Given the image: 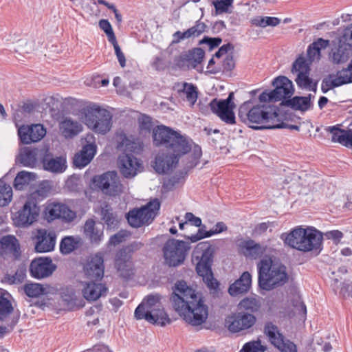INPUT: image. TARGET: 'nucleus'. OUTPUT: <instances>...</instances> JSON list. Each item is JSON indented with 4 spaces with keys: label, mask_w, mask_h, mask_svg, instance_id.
<instances>
[{
    "label": "nucleus",
    "mask_w": 352,
    "mask_h": 352,
    "mask_svg": "<svg viewBox=\"0 0 352 352\" xmlns=\"http://www.w3.org/2000/svg\"><path fill=\"white\" fill-rule=\"evenodd\" d=\"M206 28V24L198 21L194 26L183 32L180 31L175 32L173 35L172 43H178L184 39L197 37L205 32Z\"/></svg>",
    "instance_id": "29"
},
{
    "label": "nucleus",
    "mask_w": 352,
    "mask_h": 352,
    "mask_svg": "<svg viewBox=\"0 0 352 352\" xmlns=\"http://www.w3.org/2000/svg\"><path fill=\"white\" fill-rule=\"evenodd\" d=\"M122 146H125L126 151H133L134 153L138 152L142 148V146L139 142H137V143L134 142H131V140L127 138H125L122 140Z\"/></svg>",
    "instance_id": "57"
},
{
    "label": "nucleus",
    "mask_w": 352,
    "mask_h": 352,
    "mask_svg": "<svg viewBox=\"0 0 352 352\" xmlns=\"http://www.w3.org/2000/svg\"><path fill=\"white\" fill-rule=\"evenodd\" d=\"M352 82V60L346 69L338 72L336 75H329L322 82L321 89L324 93L344 84Z\"/></svg>",
    "instance_id": "19"
},
{
    "label": "nucleus",
    "mask_w": 352,
    "mask_h": 352,
    "mask_svg": "<svg viewBox=\"0 0 352 352\" xmlns=\"http://www.w3.org/2000/svg\"><path fill=\"white\" fill-rule=\"evenodd\" d=\"M310 96L309 97H294L290 101L291 105L296 109L306 111L310 106Z\"/></svg>",
    "instance_id": "46"
},
{
    "label": "nucleus",
    "mask_w": 352,
    "mask_h": 352,
    "mask_svg": "<svg viewBox=\"0 0 352 352\" xmlns=\"http://www.w3.org/2000/svg\"><path fill=\"white\" fill-rule=\"evenodd\" d=\"M239 305L241 309L256 311L260 308L261 305L259 300L256 298H246L242 300Z\"/></svg>",
    "instance_id": "48"
},
{
    "label": "nucleus",
    "mask_w": 352,
    "mask_h": 352,
    "mask_svg": "<svg viewBox=\"0 0 352 352\" xmlns=\"http://www.w3.org/2000/svg\"><path fill=\"white\" fill-rule=\"evenodd\" d=\"M99 27L106 34L108 41L111 43L116 40V37L113 32L111 23L107 19H101L98 23Z\"/></svg>",
    "instance_id": "52"
},
{
    "label": "nucleus",
    "mask_w": 352,
    "mask_h": 352,
    "mask_svg": "<svg viewBox=\"0 0 352 352\" xmlns=\"http://www.w3.org/2000/svg\"><path fill=\"white\" fill-rule=\"evenodd\" d=\"M171 301L175 311L187 324L197 327L206 321L208 307L201 294L185 281L175 283Z\"/></svg>",
    "instance_id": "1"
},
{
    "label": "nucleus",
    "mask_w": 352,
    "mask_h": 352,
    "mask_svg": "<svg viewBox=\"0 0 352 352\" xmlns=\"http://www.w3.org/2000/svg\"><path fill=\"white\" fill-rule=\"evenodd\" d=\"M308 60H306L309 65L311 63L318 60L320 57V52L318 47L314 46L312 43L307 50Z\"/></svg>",
    "instance_id": "54"
},
{
    "label": "nucleus",
    "mask_w": 352,
    "mask_h": 352,
    "mask_svg": "<svg viewBox=\"0 0 352 352\" xmlns=\"http://www.w3.org/2000/svg\"><path fill=\"white\" fill-rule=\"evenodd\" d=\"M275 89L270 91H263L259 96L261 102H270L280 101L285 98L290 97L294 93L292 82L285 76L276 78L273 82Z\"/></svg>",
    "instance_id": "11"
},
{
    "label": "nucleus",
    "mask_w": 352,
    "mask_h": 352,
    "mask_svg": "<svg viewBox=\"0 0 352 352\" xmlns=\"http://www.w3.org/2000/svg\"><path fill=\"white\" fill-rule=\"evenodd\" d=\"M160 208V201L157 199H154L146 206L129 211L127 214L128 222L134 228H139L143 225L148 224L157 216Z\"/></svg>",
    "instance_id": "9"
},
{
    "label": "nucleus",
    "mask_w": 352,
    "mask_h": 352,
    "mask_svg": "<svg viewBox=\"0 0 352 352\" xmlns=\"http://www.w3.org/2000/svg\"><path fill=\"white\" fill-rule=\"evenodd\" d=\"M162 307L161 302V296L158 294H151L144 299L142 303L136 308L135 311V317L138 320H142L144 314L146 311L157 309Z\"/></svg>",
    "instance_id": "26"
},
{
    "label": "nucleus",
    "mask_w": 352,
    "mask_h": 352,
    "mask_svg": "<svg viewBox=\"0 0 352 352\" xmlns=\"http://www.w3.org/2000/svg\"><path fill=\"white\" fill-rule=\"evenodd\" d=\"M56 236L54 232L39 229L35 236V250L37 252H48L54 249Z\"/></svg>",
    "instance_id": "22"
},
{
    "label": "nucleus",
    "mask_w": 352,
    "mask_h": 352,
    "mask_svg": "<svg viewBox=\"0 0 352 352\" xmlns=\"http://www.w3.org/2000/svg\"><path fill=\"white\" fill-rule=\"evenodd\" d=\"M280 22V20L276 17L271 16H258L253 20V23L257 26L261 28H265L267 26H276Z\"/></svg>",
    "instance_id": "45"
},
{
    "label": "nucleus",
    "mask_w": 352,
    "mask_h": 352,
    "mask_svg": "<svg viewBox=\"0 0 352 352\" xmlns=\"http://www.w3.org/2000/svg\"><path fill=\"white\" fill-rule=\"evenodd\" d=\"M251 283V274L248 272H245L238 280L230 286L228 292L233 296L245 293L250 289Z\"/></svg>",
    "instance_id": "31"
},
{
    "label": "nucleus",
    "mask_w": 352,
    "mask_h": 352,
    "mask_svg": "<svg viewBox=\"0 0 352 352\" xmlns=\"http://www.w3.org/2000/svg\"><path fill=\"white\" fill-rule=\"evenodd\" d=\"M322 239V233L313 227H298L287 234L285 242L292 248L310 252L320 248Z\"/></svg>",
    "instance_id": "6"
},
{
    "label": "nucleus",
    "mask_w": 352,
    "mask_h": 352,
    "mask_svg": "<svg viewBox=\"0 0 352 352\" xmlns=\"http://www.w3.org/2000/svg\"><path fill=\"white\" fill-rule=\"evenodd\" d=\"M95 188L100 190L104 194L110 196L119 195L124 192V187L121 183L120 177L115 171H109L93 178Z\"/></svg>",
    "instance_id": "10"
},
{
    "label": "nucleus",
    "mask_w": 352,
    "mask_h": 352,
    "mask_svg": "<svg viewBox=\"0 0 352 352\" xmlns=\"http://www.w3.org/2000/svg\"><path fill=\"white\" fill-rule=\"evenodd\" d=\"M209 234L210 230L205 231L202 228H200L198 230V232L196 234L188 236V239H189L191 241V242L195 243L203 238L209 237L210 236H208V234Z\"/></svg>",
    "instance_id": "61"
},
{
    "label": "nucleus",
    "mask_w": 352,
    "mask_h": 352,
    "mask_svg": "<svg viewBox=\"0 0 352 352\" xmlns=\"http://www.w3.org/2000/svg\"><path fill=\"white\" fill-rule=\"evenodd\" d=\"M264 332L271 343L281 352H296V346L289 340L284 338L278 327L271 322L265 324Z\"/></svg>",
    "instance_id": "16"
},
{
    "label": "nucleus",
    "mask_w": 352,
    "mask_h": 352,
    "mask_svg": "<svg viewBox=\"0 0 352 352\" xmlns=\"http://www.w3.org/2000/svg\"><path fill=\"white\" fill-rule=\"evenodd\" d=\"M124 252H120L116 260V267L120 275L124 278H128L133 274L132 263L129 258H123Z\"/></svg>",
    "instance_id": "35"
},
{
    "label": "nucleus",
    "mask_w": 352,
    "mask_h": 352,
    "mask_svg": "<svg viewBox=\"0 0 352 352\" xmlns=\"http://www.w3.org/2000/svg\"><path fill=\"white\" fill-rule=\"evenodd\" d=\"M234 93H230L226 100L213 99L210 102V107L213 113L217 114L221 120L228 124H234L235 122V116L234 109L236 107L233 102Z\"/></svg>",
    "instance_id": "14"
},
{
    "label": "nucleus",
    "mask_w": 352,
    "mask_h": 352,
    "mask_svg": "<svg viewBox=\"0 0 352 352\" xmlns=\"http://www.w3.org/2000/svg\"><path fill=\"white\" fill-rule=\"evenodd\" d=\"M12 311L10 302L0 292V320L8 315Z\"/></svg>",
    "instance_id": "51"
},
{
    "label": "nucleus",
    "mask_w": 352,
    "mask_h": 352,
    "mask_svg": "<svg viewBox=\"0 0 352 352\" xmlns=\"http://www.w3.org/2000/svg\"><path fill=\"white\" fill-rule=\"evenodd\" d=\"M292 73L296 76L295 82L297 85L309 91L316 89V82L309 76V63L302 56L298 57L293 63Z\"/></svg>",
    "instance_id": "13"
},
{
    "label": "nucleus",
    "mask_w": 352,
    "mask_h": 352,
    "mask_svg": "<svg viewBox=\"0 0 352 352\" xmlns=\"http://www.w3.org/2000/svg\"><path fill=\"white\" fill-rule=\"evenodd\" d=\"M84 234L91 243L98 244L103 238V228L97 226L93 219H88L84 226Z\"/></svg>",
    "instance_id": "32"
},
{
    "label": "nucleus",
    "mask_w": 352,
    "mask_h": 352,
    "mask_svg": "<svg viewBox=\"0 0 352 352\" xmlns=\"http://www.w3.org/2000/svg\"><path fill=\"white\" fill-rule=\"evenodd\" d=\"M343 38L347 45L352 47V24L346 30Z\"/></svg>",
    "instance_id": "64"
},
{
    "label": "nucleus",
    "mask_w": 352,
    "mask_h": 352,
    "mask_svg": "<svg viewBox=\"0 0 352 352\" xmlns=\"http://www.w3.org/2000/svg\"><path fill=\"white\" fill-rule=\"evenodd\" d=\"M36 175L34 173L21 171L16 176L14 181V187L16 190L24 189L32 181L36 179Z\"/></svg>",
    "instance_id": "39"
},
{
    "label": "nucleus",
    "mask_w": 352,
    "mask_h": 352,
    "mask_svg": "<svg viewBox=\"0 0 352 352\" xmlns=\"http://www.w3.org/2000/svg\"><path fill=\"white\" fill-rule=\"evenodd\" d=\"M19 161L25 166L34 167L37 163V151L30 148L21 150Z\"/></svg>",
    "instance_id": "37"
},
{
    "label": "nucleus",
    "mask_w": 352,
    "mask_h": 352,
    "mask_svg": "<svg viewBox=\"0 0 352 352\" xmlns=\"http://www.w3.org/2000/svg\"><path fill=\"white\" fill-rule=\"evenodd\" d=\"M39 212L36 201L28 199L18 211L12 214L13 223L19 228H28L37 221Z\"/></svg>",
    "instance_id": "12"
},
{
    "label": "nucleus",
    "mask_w": 352,
    "mask_h": 352,
    "mask_svg": "<svg viewBox=\"0 0 352 352\" xmlns=\"http://www.w3.org/2000/svg\"><path fill=\"white\" fill-rule=\"evenodd\" d=\"M138 124L142 133H149L153 126L151 118L146 115H142L139 117Z\"/></svg>",
    "instance_id": "50"
},
{
    "label": "nucleus",
    "mask_w": 352,
    "mask_h": 352,
    "mask_svg": "<svg viewBox=\"0 0 352 352\" xmlns=\"http://www.w3.org/2000/svg\"><path fill=\"white\" fill-rule=\"evenodd\" d=\"M265 347L260 340L251 341L245 344L239 352H264Z\"/></svg>",
    "instance_id": "49"
},
{
    "label": "nucleus",
    "mask_w": 352,
    "mask_h": 352,
    "mask_svg": "<svg viewBox=\"0 0 352 352\" xmlns=\"http://www.w3.org/2000/svg\"><path fill=\"white\" fill-rule=\"evenodd\" d=\"M221 39L220 38H208L206 37L201 41V43H206L210 47V50H212L213 48L219 46L221 43Z\"/></svg>",
    "instance_id": "60"
},
{
    "label": "nucleus",
    "mask_w": 352,
    "mask_h": 352,
    "mask_svg": "<svg viewBox=\"0 0 352 352\" xmlns=\"http://www.w3.org/2000/svg\"><path fill=\"white\" fill-rule=\"evenodd\" d=\"M185 219L186 222H190L192 225L196 227H199L201 225V220L200 218L195 217L191 212H187L185 214Z\"/></svg>",
    "instance_id": "63"
},
{
    "label": "nucleus",
    "mask_w": 352,
    "mask_h": 352,
    "mask_svg": "<svg viewBox=\"0 0 352 352\" xmlns=\"http://www.w3.org/2000/svg\"><path fill=\"white\" fill-rule=\"evenodd\" d=\"M279 109L274 105L256 104L250 107V102H245L239 107V118L254 129H283L287 127L283 122Z\"/></svg>",
    "instance_id": "3"
},
{
    "label": "nucleus",
    "mask_w": 352,
    "mask_h": 352,
    "mask_svg": "<svg viewBox=\"0 0 352 352\" xmlns=\"http://www.w3.org/2000/svg\"><path fill=\"white\" fill-rule=\"evenodd\" d=\"M44 169L52 173H60L65 170L67 168L66 160L63 157H56L43 159Z\"/></svg>",
    "instance_id": "34"
},
{
    "label": "nucleus",
    "mask_w": 352,
    "mask_h": 352,
    "mask_svg": "<svg viewBox=\"0 0 352 352\" xmlns=\"http://www.w3.org/2000/svg\"><path fill=\"white\" fill-rule=\"evenodd\" d=\"M60 134L65 138H72L83 131L82 124L70 117L63 118L58 124Z\"/></svg>",
    "instance_id": "23"
},
{
    "label": "nucleus",
    "mask_w": 352,
    "mask_h": 352,
    "mask_svg": "<svg viewBox=\"0 0 352 352\" xmlns=\"http://www.w3.org/2000/svg\"><path fill=\"white\" fill-rule=\"evenodd\" d=\"M47 215L50 219L60 218L67 222L73 221L76 217L75 212L62 204L49 205L47 208Z\"/></svg>",
    "instance_id": "24"
},
{
    "label": "nucleus",
    "mask_w": 352,
    "mask_h": 352,
    "mask_svg": "<svg viewBox=\"0 0 352 352\" xmlns=\"http://www.w3.org/2000/svg\"><path fill=\"white\" fill-rule=\"evenodd\" d=\"M118 167L125 178H133L143 170L142 161L133 155L127 153L119 156Z\"/></svg>",
    "instance_id": "17"
},
{
    "label": "nucleus",
    "mask_w": 352,
    "mask_h": 352,
    "mask_svg": "<svg viewBox=\"0 0 352 352\" xmlns=\"http://www.w3.org/2000/svg\"><path fill=\"white\" fill-rule=\"evenodd\" d=\"M61 297L63 300L69 307H73L77 305V296L73 289H65L63 291Z\"/></svg>",
    "instance_id": "47"
},
{
    "label": "nucleus",
    "mask_w": 352,
    "mask_h": 352,
    "mask_svg": "<svg viewBox=\"0 0 352 352\" xmlns=\"http://www.w3.org/2000/svg\"><path fill=\"white\" fill-rule=\"evenodd\" d=\"M96 147L94 144H88L83 146L82 151L76 154L74 164L77 167H84L93 159Z\"/></svg>",
    "instance_id": "33"
},
{
    "label": "nucleus",
    "mask_w": 352,
    "mask_h": 352,
    "mask_svg": "<svg viewBox=\"0 0 352 352\" xmlns=\"http://www.w3.org/2000/svg\"><path fill=\"white\" fill-rule=\"evenodd\" d=\"M100 215L109 229H113L117 226L118 223V217L108 205H104L101 208Z\"/></svg>",
    "instance_id": "42"
},
{
    "label": "nucleus",
    "mask_w": 352,
    "mask_h": 352,
    "mask_svg": "<svg viewBox=\"0 0 352 352\" xmlns=\"http://www.w3.org/2000/svg\"><path fill=\"white\" fill-rule=\"evenodd\" d=\"M331 134V140L346 147L352 148V129H343L338 126L327 129Z\"/></svg>",
    "instance_id": "28"
},
{
    "label": "nucleus",
    "mask_w": 352,
    "mask_h": 352,
    "mask_svg": "<svg viewBox=\"0 0 352 352\" xmlns=\"http://www.w3.org/2000/svg\"><path fill=\"white\" fill-rule=\"evenodd\" d=\"M204 56V52L201 48H195L188 55V60L192 61L193 66L201 62Z\"/></svg>",
    "instance_id": "53"
},
{
    "label": "nucleus",
    "mask_w": 352,
    "mask_h": 352,
    "mask_svg": "<svg viewBox=\"0 0 352 352\" xmlns=\"http://www.w3.org/2000/svg\"><path fill=\"white\" fill-rule=\"evenodd\" d=\"M107 288L104 284L95 281L86 283L82 289V293L87 300L94 301L105 296Z\"/></svg>",
    "instance_id": "25"
},
{
    "label": "nucleus",
    "mask_w": 352,
    "mask_h": 352,
    "mask_svg": "<svg viewBox=\"0 0 352 352\" xmlns=\"http://www.w3.org/2000/svg\"><path fill=\"white\" fill-rule=\"evenodd\" d=\"M1 239L6 253H16L18 252L19 249V243L16 237L14 236L8 235L3 236Z\"/></svg>",
    "instance_id": "44"
},
{
    "label": "nucleus",
    "mask_w": 352,
    "mask_h": 352,
    "mask_svg": "<svg viewBox=\"0 0 352 352\" xmlns=\"http://www.w3.org/2000/svg\"><path fill=\"white\" fill-rule=\"evenodd\" d=\"M111 43L113 45V48H114V50H115V54L117 56V58L119 61V63L120 65V66L122 67H125L126 65V58H125V56H124V54H123V52H122L118 42H117V40H115L114 41H112L111 42Z\"/></svg>",
    "instance_id": "56"
},
{
    "label": "nucleus",
    "mask_w": 352,
    "mask_h": 352,
    "mask_svg": "<svg viewBox=\"0 0 352 352\" xmlns=\"http://www.w3.org/2000/svg\"><path fill=\"white\" fill-rule=\"evenodd\" d=\"M349 56V50L342 45L333 49L329 55L331 61L334 64L344 63L348 60Z\"/></svg>",
    "instance_id": "41"
},
{
    "label": "nucleus",
    "mask_w": 352,
    "mask_h": 352,
    "mask_svg": "<svg viewBox=\"0 0 352 352\" xmlns=\"http://www.w3.org/2000/svg\"><path fill=\"white\" fill-rule=\"evenodd\" d=\"M239 247L242 253L246 256L256 259L263 255L266 250V247L256 243L253 240L243 241Z\"/></svg>",
    "instance_id": "30"
},
{
    "label": "nucleus",
    "mask_w": 352,
    "mask_h": 352,
    "mask_svg": "<svg viewBox=\"0 0 352 352\" xmlns=\"http://www.w3.org/2000/svg\"><path fill=\"white\" fill-rule=\"evenodd\" d=\"M81 244L82 239L80 236H65L60 242V250L63 254H67L78 248Z\"/></svg>",
    "instance_id": "38"
},
{
    "label": "nucleus",
    "mask_w": 352,
    "mask_h": 352,
    "mask_svg": "<svg viewBox=\"0 0 352 352\" xmlns=\"http://www.w3.org/2000/svg\"><path fill=\"white\" fill-rule=\"evenodd\" d=\"M78 118L88 129L98 135L108 133L113 126L112 113L96 103H89L81 109Z\"/></svg>",
    "instance_id": "5"
},
{
    "label": "nucleus",
    "mask_w": 352,
    "mask_h": 352,
    "mask_svg": "<svg viewBox=\"0 0 352 352\" xmlns=\"http://www.w3.org/2000/svg\"><path fill=\"white\" fill-rule=\"evenodd\" d=\"M153 138L155 145L166 148V155L159 153L155 158L154 168L158 173H165L175 167L179 157L191 148L186 137L164 125L153 129Z\"/></svg>",
    "instance_id": "2"
},
{
    "label": "nucleus",
    "mask_w": 352,
    "mask_h": 352,
    "mask_svg": "<svg viewBox=\"0 0 352 352\" xmlns=\"http://www.w3.org/2000/svg\"><path fill=\"white\" fill-rule=\"evenodd\" d=\"M146 311V314H143L142 319H144L151 324L164 327L171 322V320L165 311L163 306L159 309Z\"/></svg>",
    "instance_id": "27"
},
{
    "label": "nucleus",
    "mask_w": 352,
    "mask_h": 352,
    "mask_svg": "<svg viewBox=\"0 0 352 352\" xmlns=\"http://www.w3.org/2000/svg\"><path fill=\"white\" fill-rule=\"evenodd\" d=\"M328 239H332L336 243H338L343 237V234L339 230H332L325 233Z\"/></svg>",
    "instance_id": "59"
},
{
    "label": "nucleus",
    "mask_w": 352,
    "mask_h": 352,
    "mask_svg": "<svg viewBox=\"0 0 352 352\" xmlns=\"http://www.w3.org/2000/svg\"><path fill=\"white\" fill-rule=\"evenodd\" d=\"M50 287L48 285H43L39 283H30L24 286V292L32 298L38 297L47 294Z\"/></svg>",
    "instance_id": "40"
},
{
    "label": "nucleus",
    "mask_w": 352,
    "mask_h": 352,
    "mask_svg": "<svg viewBox=\"0 0 352 352\" xmlns=\"http://www.w3.org/2000/svg\"><path fill=\"white\" fill-rule=\"evenodd\" d=\"M178 91L182 97H185L190 106H193L198 98L197 87L191 83L184 82Z\"/></svg>",
    "instance_id": "36"
},
{
    "label": "nucleus",
    "mask_w": 352,
    "mask_h": 352,
    "mask_svg": "<svg viewBox=\"0 0 352 352\" xmlns=\"http://www.w3.org/2000/svg\"><path fill=\"white\" fill-rule=\"evenodd\" d=\"M18 133L23 144L36 142L44 138L46 129L42 124L23 125L18 129Z\"/></svg>",
    "instance_id": "20"
},
{
    "label": "nucleus",
    "mask_w": 352,
    "mask_h": 352,
    "mask_svg": "<svg viewBox=\"0 0 352 352\" xmlns=\"http://www.w3.org/2000/svg\"><path fill=\"white\" fill-rule=\"evenodd\" d=\"M129 235V233L125 230H121L117 234L113 235L109 239V243L111 245H118L120 243L122 242L127 238Z\"/></svg>",
    "instance_id": "55"
},
{
    "label": "nucleus",
    "mask_w": 352,
    "mask_h": 352,
    "mask_svg": "<svg viewBox=\"0 0 352 352\" xmlns=\"http://www.w3.org/2000/svg\"><path fill=\"white\" fill-rule=\"evenodd\" d=\"M190 247L188 242L168 239L162 248L163 257L166 265L177 267L184 263Z\"/></svg>",
    "instance_id": "8"
},
{
    "label": "nucleus",
    "mask_w": 352,
    "mask_h": 352,
    "mask_svg": "<svg viewBox=\"0 0 352 352\" xmlns=\"http://www.w3.org/2000/svg\"><path fill=\"white\" fill-rule=\"evenodd\" d=\"M104 259L101 254L90 256L83 266L85 276L91 280H100L104 276Z\"/></svg>",
    "instance_id": "18"
},
{
    "label": "nucleus",
    "mask_w": 352,
    "mask_h": 352,
    "mask_svg": "<svg viewBox=\"0 0 352 352\" xmlns=\"http://www.w3.org/2000/svg\"><path fill=\"white\" fill-rule=\"evenodd\" d=\"M213 250L208 242H201L197 245L193 251V259L197 261L196 270L202 277L204 282L210 289H216L217 281L214 278L211 271Z\"/></svg>",
    "instance_id": "7"
},
{
    "label": "nucleus",
    "mask_w": 352,
    "mask_h": 352,
    "mask_svg": "<svg viewBox=\"0 0 352 352\" xmlns=\"http://www.w3.org/2000/svg\"><path fill=\"white\" fill-rule=\"evenodd\" d=\"M256 321V318L253 314L241 311L227 316L225 325L230 331L238 333L250 329Z\"/></svg>",
    "instance_id": "15"
},
{
    "label": "nucleus",
    "mask_w": 352,
    "mask_h": 352,
    "mask_svg": "<svg viewBox=\"0 0 352 352\" xmlns=\"http://www.w3.org/2000/svg\"><path fill=\"white\" fill-rule=\"evenodd\" d=\"M294 311L295 314L302 315V316H304L306 314V311H307L306 307L304 305V303L299 298H298L296 300V303L294 305Z\"/></svg>",
    "instance_id": "62"
},
{
    "label": "nucleus",
    "mask_w": 352,
    "mask_h": 352,
    "mask_svg": "<svg viewBox=\"0 0 352 352\" xmlns=\"http://www.w3.org/2000/svg\"><path fill=\"white\" fill-rule=\"evenodd\" d=\"M56 266L51 258L41 257L33 260L30 266L32 276L36 278H43L50 276L56 270Z\"/></svg>",
    "instance_id": "21"
},
{
    "label": "nucleus",
    "mask_w": 352,
    "mask_h": 352,
    "mask_svg": "<svg viewBox=\"0 0 352 352\" xmlns=\"http://www.w3.org/2000/svg\"><path fill=\"white\" fill-rule=\"evenodd\" d=\"M260 288L270 291L284 285L288 280L286 267L278 261L265 256L257 263Z\"/></svg>",
    "instance_id": "4"
},
{
    "label": "nucleus",
    "mask_w": 352,
    "mask_h": 352,
    "mask_svg": "<svg viewBox=\"0 0 352 352\" xmlns=\"http://www.w3.org/2000/svg\"><path fill=\"white\" fill-rule=\"evenodd\" d=\"M12 198V188L7 184L0 182V206H6Z\"/></svg>",
    "instance_id": "43"
},
{
    "label": "nucleus",
    "mask_w": 352,
    "mask_h": 352,
    "mask_svg": "<svg viewBox=\"0 0 352 352\" xmlns=\"http://www.w3.org/2000/svg\"><path fill=\"white\" fill-rule=\"evenodd\" d=\"M232 0H220L214 3L215 9L217 12L222 13L228 10V8L231 6Z\"/></svg>",
    "instance_id": "58"
}]
</instances>
